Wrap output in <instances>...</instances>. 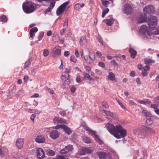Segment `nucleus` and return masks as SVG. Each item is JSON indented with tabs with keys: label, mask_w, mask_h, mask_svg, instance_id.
Masks as SVG:
<instances>
[{
	"label": "nucleus",
	"mask_w": 159,
	"mask_h": 159,
	"mask_svg": "<svg viewBox=\"0 0 159 159\" xmlns=\"http://www.w3.org/2000/svg\"><path fill=\"white\" fill-rule=\"evenodd\" d=\"M39 2H42L43 1H45L46 2L50 3V5L49 7L51 8V9H52L54 7L55 2L54 0H37Z\"/></svg>",
	"instance_id": "2eb2a0df"
},
{
	"label": "nucleus",
	"mask_w": 159,
	"mask_h": 159,
	"mask_svg": "<svg viewBox=\"0 0 159 159\" xmlns=\"http://www.w3.org/2000/svg\"><path fill=\"white\" fill-rule=\"evenodd\" d=\"M48 156H53L55 154V152L52 150L47 149L45 150Z\"/></svg>",
	"instance_id": "a878e982"
},
{
	"label": "nucleus",
	"mask_w": 159,
	"mask_h": 159,
	"mask_svg": "<svg viewBox=\"0 0 159 159\" xmlns=\"http://www.w3.org/2000/svg\"><path fill=\"white\" fill-rule=\"evenodd\" d=\"M70 55V52L69 51H65L64 53V55L65 57H68Z\"/></svg>",
	"instance_id": "0e129e2a"
},
{
	"label": "nucleus",
	"mask_w": 159,
	"mask_h": 159,
	"mask_svg": "<svg viewBox=\"0 0 159 159\" xmlns=\"http://www.w3.org/2000/svg\"><path fill=\"white\" fill-rule=\"evenodd\" d=\"M23 144L24 140L23 139L19 138L16 141V145L19 149L23 147Z\"/></svg>",
	"instance_id": "f3484780"
},
{
	"label": "nucleus",
	"mask_w": 159,
	"mask_h": 159,
	"mask_svg": "<svg viewBox=\"0 0 159 159\" xmlns=\"http://www.w3.org/2000/svg\"><path fill=\"white\" fill-rule=\"evenodd\" d=\"M70 60L74 63H75L76 62L77 59L74 56H71L70 58Z\"/></svg>",
	"instance_id": "3c124183"
},
{
	"label": "nucleus",
	"mask_w": 159,
	"mask_h": 159,
	"mask_svg": "<svg viewBox=\"0 0 159 159\" xmlns=\"http://www.w3.org/2000/svg\"><path fill=\"white\" fill-rule=\"evenodd\" d=\"M51 137L53 139H56L59 136V133L56 130L52 131L50 134Z\"/></svg>",
	"instance_id": "dca6fc26"
},
{
	"label": "nucleus",
	"mask_w": 159,
	"mask_h": 159,
	"mask_svg": "<svg viewBox=\"0 0 159 159\" xmlns=\"http://www.w3.org/2000/svg\"><path fill=\"white\" fill-rule=\"evenodd\" d=\"M157 19L155 16L150 15L148 16L147 22L150 29H153L157 26Z\"/></svg>",
	"instance_id": "20e7f679"
},
{
	"label": "nucleus",
	"mask_w": 159,
	"mask_h": 159,
	"mask_svg": "<svg viewBox=\"0 0 159 159\" xmlns=\"http://www.w3.org/2000/svg\"><path fill=\"white\" fill-rule=\"evenodd\" d=\"M69 78V75L68 73H63L62 75L61 79L63 81H65Z\"/></svg>",
	"instance_id": "393cba45"
},
{
	"label": "nucleus",
	"mask_w": 159,
	"mask_h": 159,
	"mask_svg": "<svg viewBox=\"0 0 159 159\" xmlns=\"http://www.w3.org/2000/svg\"><path fill=\"white\" fill-rule=\"evenodd\" d=\"M35 5L32 1H27L23 3V8L24 11L27 13H30L34 11L35 10Z\"/></svg>",
	"instance_id": "f03ea898"
},
{
	"label": "nucleus",
	"mask_w": 159,
	"mask_h": 159,
	"mask_svg": "<svg viewBox=\"0 0 159 159\" xmlns=\"http://www.w3.org/2000/svg\"><path fill=\"white\" fill-rule=\"evenodd\" d=\"M102 4L105 6L107 7V5L109 4V2L106 0H102Z\"/></svg>",
	"instance_id": "37998d69"
},
{
	"label": "nucleus",
	"mask_w": 159,
	"mask_h": 159,
	"mask_svg": "<svg viewBox=\"0 0 159 159\" xmlns=\"http://www.w3.org/2000/svg\"><path fill=\"white\" fill-rule=\"evenodd\" d=\"M83 141L87 143H91L90 139L88 137L84 136L82 137Z\"/></svg>",
	"instance_id": "c85d7f7f"
},
{
	"label": "nucleus",
	"mask_w": 159,
	"mask_h": 159,
	"mask_svg": "<svg viewBox=\"0 0 159 159\" xmlns=\"http://www.w3.org/2000/svg\"><path fill=\"white\" fill-rule=\"evenodd\" d=\"M55 56H57L61 54V48L59 46L55 47L53 49Z\"/></svg>",
	"instance_id": "a211bd4d"
},
{
	"label": "nucleus",
	"mask_w": 159,
	"mask_h": 159,
	"mask_svg": "<svg viewBox=\"0 0 159 159\" xmlns=\"http://www.w3.org/2000/svg\"><path fill=\"white\" fill-rule=\"evenodd\" d=\"M98 155L100 159H111V156L108 153L99 152Z\"/></svg>",
	"instance_id": "9b49d317"
},
{
	"label": "nucleus",
	"mask_w": 159,
	"mask_h": 159,
	"mask_svg": "<svg viewBox=\"0 0 159 159\" xmlns=\"http://www.w3.org/2000/svg\"><path fill=\"white\" fill-rule=\"evenodd\" d=\"M43 35L44 33L43 32L41 33L40 34L39 37H38V39H39V40L36 41V42L37 43H38L39 41H40L41 40L43 36Z\"/></svg>",
	"instance_id": "ea45409f"
},
{
	"label": "nucleus",
	"mask_w": 159,
	"mask_h": 159,
	"mask_svg": "<svg viewBox=\"0 0 159 159\" xmlns=\"http://www.w3.org/2000/svg\"><path fill=\"white\" fill-rule=\"evenodd\" d=\"M129 51L131 54V57L133 58H134L137 54L136 52L132 48L129 49Z\"/></svg>",
	"instance_id": "bb28decb"
},
{
	"label": "nucleus",
	"mask_w": 159,
	"mask_h": 159,
	"mask_svg": "<svg viewBox=\"0 0 159 159\" xmlns=\"http://www.w3.org/2000/svg\"><path fill=\"white\" fill-rule=\"evenodd\" d=\"M69 3L68 2H66L64 3L62 5H61V6L64 9H65L66 7L68 5Z\"/></svg>",
	"instance_id": "8fccbe9b"
},
{
	"label": "nucleus",
	"mask_w": 159,
	"mask_h": 159,
	"mask_svg": "<svg viewBox=\"0 0 159 159\" xmlns=\"http://www.w3.org/2000/svg\"><path fill=\"white\" fill-rule=\"evenodd\" d=\"M142 113L144 116L147 117H150L152 116V115L149 112L145 110H143Z\"/></svg>",
	"instance_id": "7c9ffc66"
},
{
	"label": "nucleus",
	"mask_w": 159,
	"mask_h": 159,
	"mask_svg": "<svg viewBox=\"0 0 159 159\" xmlns=\"http://www.w3.org/2000/svg\"><path fill=\"white\" fill-rule=\"evenodd\" d=\"M60 128L62 129L66 133L68 134H70L72 131L66 125H57L55 127V129H59Z\"/></svg>",
	"instance_id": "6e6552de"
},
{
	"label": "nucleus",
	"mask_w": 159,
	"mask_h": 159,
	"mask_svg": "<svg viewBox=\"0 0 159 159\" xmlns=\"http://www.w3.org/2000/svg\"><path fill=\"white\" fill-rule=\"evenodd\" d=\"M100 110L102 112L104 113L107 116H109L115 119L118 118L117 115L115 113L111 112L110 111H105L102 107L100 108Z\"/></svg>",
	"instance_id": "1a4fd4ad"
},
{
	"label": "nucleus",
	"mask_w": 159,
	"mask_h": 159,
	"mask_svg": "<svg viewBox=\"0 0 159 159\" xmlns=\"http://www.w3.org/2000/svg\"><path fill=\"white\" fill-rule=\"evenodd\" d=\"M38 31V29L37 27H34V28L31 29L30 30L29 33L30 37L31 38H33L35 36V33L37 32Z\"/></svg>",
	"instance_id": "aec40b11"
},
{
	"label": "nucleus",
	"mask_w": 159,
	"mask_h": 159,
	"mask_svg": "<svg viewBox=\"0 0 159 159\" xmlns=\"http://www.w3.org/2000/svg\"><path fill=\"white\" fill-rule=\"evenodd\" d=\"M151 33L153 34H159V29L158 28L157 26L156 28H154L153 29H150Z\"/></svg>",
	"instance_id": "b1692460"
},
{
	"label": "nucleus",
	"mask_w": 159,
	"mask_h": 159,
	"mask_svg": "<svg viewBox=\"0 0 159 159\" xmlns=\"http://www.w3.org/2000/svg\"><path fill=\"white\" fill-rule=\"evenodd\" d=\"M7 150V148L5 147L0 148V155L1 156H3Z\"/></svg>",
	"instance_id": "2f4dec72"
},
{
	"label": "nucleus",
	"mask_w": 159,
	"mask_h": 159,
	"mask_svg": "<svg viewBox=\"0 0 159 159\" xmlns=\"http://www.w3.org/2000/svg\"><path fill=\"white\" fill-rule=\"evenodd\" d=\"M76 80L77 83H80L81 82L80 78L79 76H77L76 79Z\"/></svg>",
	"instance_id": "774afa93"
},
{
	"label": "nucleus",
	"mask_w": 159,
	"mask_h": 159,
	"mask_svg": "<svg viewBox=\"0 0 159 159\" xmlns=\"http://www.w3.org/2000/svg\"><path fill=\"white\" fill-rule=\"evenodd\" d=\"M75 54L76 57H79L80 54L78 48H77L75 49Z\"/></svg>",
	"instance_id": "864d4df0"
},
{
	"label": "nucleus",
	"mask_w": 159,
	"mask_h": 159,
	"mask_svg": "<svg viewBox=\"0 0 159 159\" xmlns=\"http://www.w3.org/2000/svg\"><path fill=\"white\" fill-rule=\"evenodd\" d=\"M140 33L142 35L147 37L150 36V31L146 25H143L141 27L140 30Z\"/></svg>",
	"instance_id": "423d86ee"
},
{
	"label": "nucleus",
	"mask_w": 159,
	"mask_h": 159,
	"mask_svg": "<svg viewBox=\"0 0 159 159\" xmlns=\"http://www.w3.org/2000/svg\"><path fill=\"white\" fill-rule=\"evenodd\" d=\"M49 51L47 49H44L43 50V55L44 57H47L49 54Z\"/></svg>",
	"instance_id": "de8ad7c7"
},
{
	"label": "nucleus",
	"mask_w": 159,
	"mask_h": 159,
	"mask_svg": "<svg viewBox=\"0 0 159 159\" xmlns=\"http://www.w3.org/2000/svg\"><path fill=\"white\" fill-rule=\"evenodd\" d=\"M134 132L135 134H137L138 135H142L144 136H145L146 135L144 131L142 129H136L134 131Z\"/></svg>",
	"instance_id": "412c9836"
},
{
	"label": "nucleus",
	"mask_w": 159,
	"mask_h": 159,
	"mask_svg": "<svg viewBox=\"0 0 159 159\" xmlns=\"http://www.w3.org/2000/svg\"><path fill=\"white\" fill-rule=\"evenodd\" d=\"M65 9L62 8L61 6L58 7L57 10V16L60 15L62 12H63Z\"/></svg>",
	"instance_id": "cd10ccee"
},
{
	"label": "nucleus",
	"mask_w": 159,
	"mask_h": 159,
	"mask_svg": "<svg viewBox=\"0 0 159 159\" xmlns=\"http://www.w3.org/2000/svg\"><path fill=\"white\" fill-rule=\"evenodd\" d=\"M150 67L149 66H146L143 67L144 70L147 72V71H149L150 70Z\"/></svg>",
	"instance_id": "5fc2aeb1"
},
{
	"label": "nucleus",
	"mask_w": 159,
	"mask_h": 159,
	"mask_svg": "<svg viewBox=\"0 0 159 159\" xmlns=\"http://www.w3.org/2000/svg\"><path fill=\"white\" fill-rule=\"evenodd\" d=\"M102 105L103 107H105L106 108H107L109 107L107 103V102H102Z\"/></svg>",
	"instance_id": "052dcab7"
},
{
	"label": "nucleus",
	"mask_w": 159,
	"mask_h": 159,
	"mask_svg": "<svg viewBox=\"0 0 159 159\" xmlns=\"http://www.w3.org/2000/svg\"><path fill=\"white\" fill-rule=\"evenodd\" d=\"M109 11V9L108 8L104 10L102 12V18L104 17L105 15Z\"/></svg>",
	"instance_id": "58836bf2"
},
{
	"label": "nucleus",
	"mask_w": 159,
	"mask_h": 159,
	"mask_svg": "<svg viewBox=\"0 0 159 159\" xmlns=\"http://www.w3.org/2000/svg\"><path fill=\"white\" fill-rule=\"evenodd\" d=\"M155 62L154 60L150 59L145 58L144 59V62L145 64H149L151 63H153Z\"/></svg>",
	"instance_id": "72a5a7b5"
},
{
	"label": "nucleus",
	"mask_w": 159,
	"mask_h": 159,
	"mask_svg": "<svg viewBox=\"0 0 159 159\" xmlns=\"http://www.w3.org/2000/svg\"><path fill=\"white\" fill-rule=\"evenodd\" d=\"M7 17L4 15H3V16H2L0 17L1 21H2V22H7Z\"/></svg>",
	"instance_id": "a19ab883"
},
{
	"label": "nucleus",
	"mask_w": 159,
	"mask_h": 159,
	"mask_svg": "<svg viewBox=\"0 0 159 159\" xmlns=\"http://www.w3.org/2000/svg\"><path fill=\"white\" fill-rule=\"evenodd\" d=\"M95 59L94 53H91L89 52L87 55H85L83 59L88 65H91L93 64Z\"/></svg>",
	"instance_id": "7ed1b4c3"
},
{
	"label": "nucleus",
	"mask_w": 159,
	"mask_h": 159,
	"mask_svg": "<svg viewBox=\"0 0 159 159\" xmlns=\"http://www.w3.org/2000/svg\"><path fill=\"white\" fill-rule=\"evenodd\" d=\"M146 122L148 125H150L152 124L153 121L151 118H149L146 120Z\"/></svg>",
	"instance_id": "a18cd8bd"
},
{
	"label": "nucleus",
	"mask_w": 159,
	"mask_h": 159,
	"mask_svg": "<svg viewBox=\"0 0 159 159\" xmlns=\"http://www.w3.org/2000/svg\"><path fill=\"white\" fill-rule=\"evenodd\" d=\"M37 157L39 159H42L44 158L45 153L42 149L38 148L37 149Z\"/></svg>",
	"instance_id": "f8f14e48"
},
{
	"label": "nucleus",
	"mask_w": 159,
	"mask_h": 159,
	"mask_svg": "<svg viewBox=\"0 0 159 159\" xmlns=\"http://www.w3.org/2000/svg\"><path fill=\"white\" fill-rule=\"evenodd\" d=\"M35 141L39 143H43L45 142V139L42 136H38L35 139Z\"/></svg>",
	"instance_id": "6ab92c4d"
},
{
	"label": "nucleus",
	"mask_w": 159,
	"mask_h": 159,
	"mask_svg": "<svg viewBox=\"0 0 159 159\" xmlns=\"http://www.w3.org/2000/svg\"><path fill=\"white\" fill-rule=\"evenodd\" d=\"M85 151L86 153H90L92 152V150L90 148H89L84 147Z\"/></svg>",
	"instance_id": "79ce46f5"
},
{
	"label": "nucleus",
	"mask_w": 159,
	"mask_h": 159,
	"mask_svg": "<svg viewBox=\"0 0 159 159\" xmlns=\"http://www.w3.org/2000/svg\"><path fill=\"white\" fill-rule=\"evenodd\" d=\"M52 10L51 8L48 7V8L46 9L44 13L46 14H47L48 12H51Z\"/></svg>",
	"instance_id": "680f3d73"
},
{
	"label": "nucleus",
	"mask_w": 159,
	"mask_h": 159,
	"mask_svg": "<svg viewBox=\"0 0 159 159\" xmlns=\"http://www.w3.org/2000/svg\"><path fill=\"white\" fill-rule=\"evenodd\" d=\"M98 65L99 66L102 67V68H104L105 67V64L103 62H99Z\"/></svg>",
	"instance_id": "e2e57ef3"
},
{
	"label": "nucleus",
	"mask_w": 159,
	"mask_h": 159,
	"mask_svg": "<svg viewBox=\"0 0 159 159\" xmlns=\"http://www.w3.org/2000/svg\"><path fill=\"white\" fill-rule=\"evenodd\" d=\"M29 111L31 113H34L38 114L39 113L38 110H37L29 109Z\"/></svg>",
	"instance_id": "c03bdc74"
},
{
	"label": "nucleus",
	"mask_w": 159,
	"mask_h": 159,
	"mask_svg": "<svg viewBox=\"0 0 159 159\" xmlns=\"http://www.w3.org/2000/svg\"><path fill=\"white\" fill-rule=\"evenodd\" d=\"M143 101L144 104L145 105L149 104L151 103V102L150 100L148 99H145L143 100Z\"/></svg>",
	"instance_id": "49530a36"
},
{
	"label": "nucleus",
	"mask_w": 159,
	"mask_h": 159,
	"mask_svg": "<svg viewBox=\"0 0 159 159\" xmlns=\"http://www.w3.org/2000/svg\"><path fill=\"white\" fill-rule=\"evenodd\" d=\"M144 12L148 13H153L155 11V8L152 5H148L146 6L143 9Z\"/></svg>",
	"instance_id": "9d476101"
},
{
	"label": "nucleus",
	"mask_w": 159,
	"mask_h": 159,
	"mask_svg": "<svg viewBox=\"0 0 159 159\" xmlns=\"http://www.w3.org/2000/svg\"><path fill=\"white\" fill-rule=\"evenodd\" d=\"M68 19L67 18L66 19L64 22L63 27V28L65 29H67L68 26Z\"/></svg>",
	"instance_id": "4c0bfd02"
},
{
	"label": "nucleus",
	"mask_w": 159,
	"mask_h": 159,
	"mask_svg": "<svg viewBox=\"0 0 159 159\" xmlns=\"http://www.w3.org/2000/svg\"><path fill=\"white\" fill-rule=\"evenodd\" d=\"M154 103L156 106H159V97H157L154 98Z\"/></svg>",
	"instance_id": "e433bc0d"
},
{
	"label": "nucleus",
	"mask_w": 159,
	"mask_h": 159,
	"mask_svg": "<svg viewBox=\"0 0 159 159\" xmlns=\"http://www.w3.org/2000/svg\"><path fill=\"white\" fill-rule=\"evenodd\" d=\"M146 131H147L149 133H155V131L152 129L148 127L147 128Z\"/></svg>",
	"instance_id": "09e8293b"
},
{
	"label": "nucleus",
	"mask_w": 159,
	"mask_h": 159,
	"mask_svg": "<svg viewBox=\"0 0 159 159\" xmlns=\"http://www.w3.org/2000/svg\"><path fill=\"white\" fill-rule=\"evenodd\" d=\"M106 127L111 134L117 139L124 138L126 135V130L120 125H117L115 127L112 124L108 123L106 125Z\"/></svg>",
	"instance_id": "f257e3e1"
},
{
	"label": "nucleus",
	"mask_w": 159,
	"mask_h": 159,
	"mask_svg": "<svg viewBox=\"0 0 159 159\" xmlns=\"http://www.w3.org/2000/svg\"><path fill=\"white\" fill-rule=\"evenodd\" d=\"M123 10L124 13L128 15L131 14L133 11L132 7L128 4H126L124 5Z\"/></svg>",
	"instance_id": "39448f33"
},
{
	"label": "nucleus",
	"mask_w": 159,
	"mask_h": 159,
	"mask_svg": "<svg viewBox=\"0 0 159 159\" xmlns=\"http://www.w3.org/2000/svg\"><path fill=\"white\" fill-rule=\"evenodd\" d=\"M89 133H91L92 134H93L94 135V136H93V137L94 139L98 142L99 143L101 144V143L102 142V141L100 140V139L99 138L98 136L96 135L95 134V132L94 131H93L92 130H91L90 129H89L88 130Z\"/></svg>",
	"instance_id": "4468645a"
},
{
	"label": "nucleus",
	"mask_w": 159,
	"mask_h": 159,
	"mask_svg": "<svg viewBox=\"0 0 159 159\" xmlns=\"http://www.w3.org/2000/svg\"><path fill=\"white\" fill-rule=\"evenodd\" d=\"M9 156L12 158H16L17 157L16 154L15 153H13L12 154H11Z\"/></svg>",
	"instance_id": "bf43d9fd"
},
{
	"label": "nucleus",
	"mask_w": 159,
	"mask_h": 159,
	"mask_svg": "<svg viewBox=\"0 0 159 159\" xmlns=\"http://www.w3.org/2000/svg\"><path fill=\"white\" fill-rule=\"evenodd\" d=\"M151 107L154 108V111L156 114H159V109L156 108V107L155 105L152 104L151 105Z\"/></svg>",
	"instance_id": "f704fd0d"
},
{
	"label": "nucleus",
	"mask_w": 159,
	"mask_h": 159,
	"mask_svg": "<svg viewBox=\"0 0 159 159\" xmlns=\"http://www.w3.org/2000/svg\"><path fill=\"white\" fill-rule=\"evenodd\" d=\"M117 102L119 105L121 107V108L125 110H127L125 106L120 102L117 101Z\"/></svg>",
	"instance_id": "603ef678"
},
{
	"label": "nucleus",
	"mask_w": 159,
	"mask_h": 159,
	"mask_svg": "<svg viewBox=\"0 0 159 159\" xmlns=\"http://www.w3.org/2000/svg\"><path fill=\"white\" fill-rule=\"evenodd\" d=\"M108 79L111 80H115V75L112 72L109 73Z\"/></svg>",
	"instance_id": "c756f323"
},
{
	"label": "nucleus",
	"mask_w": 159,
	"mask_h": 159,
	"mask_svg": "<svg viewBox=\"0 0 159 159\" xmlns=\"http://www.w3.org/2000/svg\"><path fill=\"white\" fill-rule=\"evenodd\" d=\"M66 150L67 151V153L73 150V147L71 145H69L65 147Z\"/></svg>",
	"instance_id": "c9c22d12"
},
{
	"label": "nucleus",
	"mask_w": 159,
	"mask_h": 159,
	"mask_svg": "<svg viewBox=\"0 0 159 159\" xmlns=\"http://www.w3.org/2000/svg\"><path fill=\"white\" fill-rule=\"evenodd\" d=\"M53 122L54 124H66L65 120H63L61 118H59L57 116H55L53 119Z\"/></svg>",
	"instance_id": "ddd939ff"
},
{
	"label": "nucleus",
	"mask_w": 159,
	"mask_h": 159,
	"mask_svg": "<svg viewBox=\"0 0 159 159\" xmlns=\"http://www.w3.org/2000/svg\"><path fill=\"white\" fill-rule=\"evenodd\" d=\"M84 149V147L80 149L78 152V155H84L86 154V152Z\"/></svg>",
	"instance_id": "473e14b6"
},
{
	"label": "nucleus",
	"mask_w": 159,
	"mask_h": 159,
	"mask_svg": "<svg viewBox=\"0 0 159 159\" xmlns=\"http://www.w3.org/2000/svg\"><path fill=\"white\" fill-rule=\"evenodd\" d=\"M108 18L107 19L106 24L108 26H111L113 23L114 19L111 17V16H108Z\"/></svg>",
	"instance_id": "4be33fe9"
},
{
	"label": "nucleus",
	"mask_w": 159,
	"mask_h": 159,
	"mask_svg": "<svg viewBox=\"0 0 159 159\" xmlns=\"http://www.w3.org/2000/svg\"><path fill=\"white\" fill-rule=\"evenodd\" d=\"M136 20L138 24H141L147 21V16L145 13H142L139 15Z\"/></svg>",
	"instance_id": "0eeeda50"
},
{
	"label": "nucleus",
	"mask_w": 159,
	"mask_h": 159,
	"mask_svg": "<svg viewBox=\"0 0 159 159\" xmlns=\"http://www.w3.org/2000/svg\"><path fill=\"white\" fill-rule=\"evenodd\" d=\"M24 93V91L22 89L20 90H19V91L17 92V95L18 96H19L23 94Z\"/></svg>",
	"instance_id": "6e6d98bb"
},
{
	"label": "nucleus",
	"mask_w": 159,
	"mask_h": 159,
	"mask_svg": "<svg viewBox=\"0 0 159 159\" xmlns=\"http://www.w3.org/2000/svg\"><path fill=\"white\" fill-rule=\"evenodd\" d=\"M80 43L82 45H85L87 44V41L85 36H83L81 37L80 39Z\"/></svg>",
	"instance_id": "5701e85b"
},
{
	"label": "nucleus",
	"mask_w": 159,
	"mask_h": 159,
	"mask_svg": "<svg viewBox=\"0 0 159 159\" xmlns=\"http://www.w3.org/2000/svg\"><path fill=\"white\" fill-rule=\"evenodd\" d=\"M66 29L63 28L62 30H61L60 32V34L61 35H63V34L65 32L66 30Z\"/></svg>",
	"instance_id": "338daca9"
},
{
	"label": "nucleus",
	"mask_w": 159,
	"mask_h": 159,
	"mask_svg": "<svg viewBox=\"0 0 159 159\" xmlns=\"http://www.w3.org/2000/svg\"><path fill=\"white\" fill-rule=\"evenodd\" d=\"M111 63L112 65L115 66L118 65L117 63L114 60H113L111 61Z\"/></svg>",
	"instance_id": "69168bd1"
},
{
	"label": "nucleus",
	"mask_w": 159,
	"mask_h": 159,
	"mask_svg": "<svg viewBox=\"0 0 159 159\" xmlns=\"http://www.w3.org/2000/svg\"><path fill=\"white\" fill-rule=\"evenodd\" d=\"M61 153V154H66L67 153V151L66 150L65 148L62 149L60 151Z\"/></svg>",
	"instance_id": "13d9d810"
},
{
	"label": "nucleus",
	"mask_w": 159,
	"mask_h": 159,
	"mask_svg": "<svg viewBox=\"0 0 159 159\" xmlns=\"http://www.w3.org/2000/svg\"><path fill=\"white\" fill-rule=\"evenodd\" d=\"M84 77L86 79H88L90 80H91L92 78L89 74H86L84 75Z\"/></svg>",
	"instance_id": "4d7b16f0"
}]
</instances>
